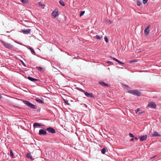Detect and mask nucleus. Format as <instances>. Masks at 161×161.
<instances>
[{
    "label": "nucleus",
    "mask_w": 161,
    "mask_h": 161,
    "mask_svg": "<svg viewBox=\"0 0 161 161\" xmlns=\"http://www.w3.org/2000/svg\"><path fill=\"white\" fill-rule=\"evenodd\" d=\"M17 108H19L18 107H16Z\"/></svg>",
    "instance_id": "47"
},
{
    "label": "nucleus",
    "mask_w": 161,
    "mask_h": 161,
    "mask_svg": "<svg viewBox=\"0 0 161 161\" xmlns=\"http://www.w3.org/2000/svg\"><path fill=\"white\" fill-rule=\"evenodd\" d=\"M20 1L22 3L24 4H26L28 2V0H20Z\"/></svg>",
    "instance_id": "24"
},
{
    "label": "nucleus",
    "mask_w": 161,
    "mask_h": 161,
    "mask_svg": "<svg viewBox=\"0 0 161 161\" xmlns=\"http://www.w3.org/2000/svg\"><path fill=\"white\" fill-rule=\"evenodd\" d=\"M137 61V60L136 59H133V60H131L130 61V63H134V62H136Z\"/></svg>",
    "instance_id": "30"
},
{
    "label": "nucleus",
    "mask_w": 161,
    "mask_h": 161,
    "mask_svg": "<svg viewBox=\"0 0 161 161\" xmlns=\"http://www.w3.org/2000/svg\"><path fill=\"white\" fill-rule=\"evenodd\" d=\"M63 101H64V103L67 105H69V106H70V104L69 103H68V100H67L65 99H64V98H63Z\"/></svg>",
    "instance_id": "23"
},
{
    "label": "nucleus",
    "mask_w": 161,
    "mask_h": 161,
    "mask_svg": "<svg viewBox=\"0 0 161 161\" xmlns=\"http://www.w3.org/2000/svg\"><path fill=\"white\" fill-rule=\"evenodd\" d=\"M134 139L133 138H131L130 140V142H132V141H133V140H134Z\"/></svg>",
    "instance_id": "41"
},
{
    "label": "nucleus",
    "mask_w": 161,
    "mask_h": 161,
    "mask_svg": "<svg viewBox=\"0 0 161 161\" xmlns=\"http://www.w3.org/2000/svg\"><path fill=\"white\" fill-rule=\"evenodd\" d=\"M59 3L62 6H65V4L64 3V2L62 0H60L59 2Z\"/></svg>",
    "instance_id": "26"
},
{
    "label": "nucleus",
    "mask_w": 161,
    "mask_h": 161,
    "mask_svg": "<svg viewBox=\"0 0 161 161\" xmlns=\"http://www.w3.org/2000/svg\"><path fill=\"white\" fill-rule=\"evenodd\" d=\"M46 129H41L39 130V134L40 135H45L47 134Z\"/></svg>",
    "instance_id": "3"
},
{
    "label": "nucleus",
    "mask_w": 161,
    "mask_h": 161,
    "mask_svg": "<svg viewBox=\"0 0 161 161\" xmlns=\"http://www.w3.org/2000/svg\"><path fill=\"white\" fill-rule=\"evenodd\" d=\"M111 58H112L113 60H114L116 62H118L119 64H124V63H122L118 59H116L115 58H113L112 57H111Z\"/></svg>",
    "instance_id": "18"
},
{
    "label": "nucleus",
    "mask_w": 161,
    "mask_h": 161,
    "mask_svg": "<svg viewBox=\"0 0 161 161\" xmlns=\"http://www.w3.org/2000/svg\"><path fill=\"white\" fill-rule=\"evenodd\" d=\"M31 29H28L26 30H22V31L24 34H28L30 33Z\"/></svg>",
    "instance_id": "12"
},
{
    "label": "nucleus",
    "mask_w": 161,
    "mask_h": 161,
    "mask_svg": "<svg viewBox=\"0 0 161 161\" xmlns=\"http://www.w3.org/2000/svg\"><path fill=\"white\" fill-rule=\"evenodd\" d=\"M36 68L37 69H38V70L39 71H40L41 72H43V71H42L43 69L42 67H36Z\"/></svg>",
    "instance_id": "22"
},
{
    "label": "nucleus",
    "mask_w": 161,
    "mask_h": 161,
    "mask_svg": "<svg viewBox=\"0 0 161 161\" xmlns=\"http://www.w3.org/2000/svg\"><path fill=\"white\" fill-rule=\"evenodd\" d=\"M10 47H11H11H13V46L11 45Z\"/></svg>",
    "instance_id": "46"
},
{
    "label": "nucleus",
    "mask_w": 161,
    "mask_h": 161,
    "mask_svg": "<svg viewBox=\"0 0 161 161\" xmlns=\"http://www.w3.org/2000/svg\"><path fill=\"white\" fill-rule=\"evenodd\" d=\"M140 111V109L139 108H137L136 110H135V112L136 113H137L139 111Z\"/></svg>",
    "instance_id": "36"
},
{
    "label": "nucleus",
    "mask_w": 161,
    "mask_h": 161,
    "mask_svg": "<svg viewBox=\"0 0 161 161\" xmlns=\"http://www.w3.org/2000/svg\"><path fill=\"white\" fill-rule=\"evenodd\" d=\"M134 139H135L136 140H138V138L136 137H135Z\"/></svg>",
    "instance_id": "42"
},
{
    "label": "nucleus",
    "mask_w": 161,
    "mask_h": 161,
    "mask_svg": "<svg viewBox=\"0 0 161 161\" xmlns=\"http://www.w3.org/2000/svg\"><path fill=\"white\" fill-rule=\"evenodd\" d=\"M33 127L34 128L37 127V126H44V125H43L42 123H39L37 122H35L33 124Z\"/></svg>",
    "instance_id": "10"
},
{
    "label": "nucleus",
    "mask_w": 161,
    "mask_h": 161,
    "mask_svg": "<svg viewBox=\"0 0 161 161\" xmlns=\"http://www.w3.org/2000/svg\"><path fill=\"white\" fill-rule=\"evenodd\" d=\"M129 135L130 137H131L132 138L134 137V136L131 133H129Z\"/></svg>",
    "instance_id": "32"
},
{
    "label": "nucleus",
    "mask_w": 161,
    "mask_h": 161,
    "mask_svg": "<svg viewBox=\"0 0 161 161\" xmlns=\"http://www.w3.org/2000/svg\"><path fill=\"white\" fill-rule=\"evenodd\" d=\"M104 40H105V41L107 42V43L108 42V39L107 38V37L106 36L105 37H104Z\"/></svg>",
    "instance_id": "33"
},
{
    "label": "nucleus",
    "mask_w": 161,
    "mask_h": 161,
    "mask_svg": "<svg viewBox=\"0 0 161 161\" xmlns=\"http://www.w3.org/2000/svg\"><path fill=\"white\" fill-rule=\"evenodd\" d=\"M76 89L80 91V92H83L84 93H85V92H86L85 90H83V89H81L80 88L77 87L76 88Z\"/></svg>",
    "instance_id": "25"
},
{
    "label": "nucleus",
    "mask_w": 161,
    "mask_h": 161,
    "mask_svg": "<svg viewBox=\"0 0 161 161\" xmlns=\"http://www.w3.org/2000/svg\"><path fill=\"white\" fill-rule=\"evenodd\" d=\"M26 157L28 158H30L31 159H32V157L31 156V154L29 153H27L26 155Z\"/></svg>",
    "instance_id": "21"
},
{
    "label": "nucleus",
    "mask_w": 161,
    "mask_h": 161,
    "mask_svg": "<svg viewBox=\"0 0 161 161\" xmlns=\"http://www.w3.org/2000/svg\"><path fill=\"white\" fill-rule=\"evenodd\" d=\"M143 113H144V111L140 112L138 114L139 115H141V114H142Z\"/></svg>",
    "instance_id": "39"
},
{
    "label": "nucleus",
    "mask_w": 161,
    "mask_h": 161,
    "mask_svg": "<svg viewBox=\"0 0 161 161\" xmlns=\"http://www.w3.org/2000/svg\"><path fill=\"white\" fill-rule=\"evenodd\" d=\"M27 78L28 80H30V81H32L34 82L35 81H39V80L38 79H35V78H32V77H31L30 76H28V77H27Z\"/></svg>",
    "instance_id": "11"
},
{
    "label": "nucleus",
    "mask_w": 161,
    "mask_h": 161,
    "mask_svg": "<svg viewBox=\"0 0 161 161\" xmlns=\"http://www.w3.org/2000/svg\"><path fill=\"white\" fill-rule=\"evenodd\" d=\"M38 3V5H39V6L40 7H42L43 6H44V5L41 2H38V3Z\"/></svg>",
    "instance_id": "29"
},
{
    "label": "nucleus",
    "mask_w": 161,
    "mask_h": 161,
    "mask_svg": "<svg viewBox=\"0 0 161 161\" xmlns=\"http://www.w3.org/2000/svg\"><path fill=\"white\" fill-rule=\"evenodd\" d=\"M156 156H153V157H151V158H150V159H153V158H155V157H156Z\"/></svg>",
    "instance_id": "40"
},
{
    "label": "nucleus",
    "mask_w": 161,
    "mask_h": 161,
    "mask_svg": "<svg viewBox=\"0 0 161 161\" xmlns=\"http://www.w3.org/2000/svg\"><path fill=\"white\" fill-rule=\"evenodd\" d=\"M99 83L101 86H105L107 87H108L109 86L108 84L106 83L103 82H99Z\"/></svg>",
    "instance_id": "14"
},
{
    "label": "nucleus",
    "mask_w": 161,
    "mask_h": 161,
    "mask_svg": "<svg viewBox=\"0 0 161 161\" xmlns=\"http://www.w3.org/2000/svg\"><path fill=\"white\" fill-rule=\"evenodd\" d=\"M11 157L12 158H15L16 155L15 154H14L13 152L11 150Z\"/></svg>",
    "instance_id": "20"
},
{
    "label": "nucleus",
    "mask_w": 161,
    "mask_h": 161,
    "mask_svg": "<svg viewBox=\"0 0 161 161\" xmlns=\"http://www.w3.org/2000/svg\"><path fill=\"white\" fill-rule=\"evenodd\" d=\"M28 49H29L31 51L32 53L34 55H36V53L33 49L30 47H28Z\"/></svg>",
    "instance_id": "16"
},
{
    "label": "nucleus",
    "mask_w": 161,
    "mask_h": 161,
    "mask_svg": "<svg viewBox=\"0 0 161 161\" xmlns=\"http://www.w3.org/2000/svg\"><path fill=\"white\" fill-rule=\"evenodd\" d=\"M106 63L108 64H113V63L112 62H111V61H107L106 62Z\"/></svg>",
    "instance_id": "37"
},
{
    "label": "nucleus",
    "mask_w": 161,
    "mask_h": 161,
    "mask_svg": "<svg viewBox=\"0 0 161 161\" xmlns=\"http://www.w3.org/2000/svg\"><path fill=\"white\" fill-rule=\"evenodd\" d=\"M136 3L137 5L139 6L142 4V3L139 0H137L136 2Z\"/></svg>",
    "instance_id": "28"
},
{
    "label": "nucleus",
    "mask_w": 161,
    "mask_h": 161,
    "mask_svg": "<svg viewBox=\"0 0 161 161\" xmlns=\"http://www.w3.org/2000/svg\"><path fill=\"white\" fill-rule=\"evenodd\" d=\"M124 86H125V87H127V88H129V86H128V85H124Z\"/></svg>",
    "instance_id": "38"
},
{
    "label": "nucleus",
    "mask_w": 161,
    "mask_h": 161,
    "mask_svg": "<svg viewBox=\"0 0 161 161\" xmlns=\"http://www.w3.org/2000/svg\"><path fill=\"white\" fill-rule=\"evenodd\" d=\"M58 9H55L54 11H53L52 12V15L54 17V18H55L58 15Z\"/></svg>",
    "instance_id": "6"
},
{
    "label": "nucleus",
    "mask_w": 161,
    "mask_h": 161,
    "mask_svg": "<svg viewBox=\"0 0 161 161\" xmlns=\"http://www.w3.org/2000/svg\"><path fill=\"white\" fill-rule=\"evenodd\" d=\"M147 1L148 0H143V3L144 4H145L147 3Z\"/></svg>",
    "instance_id": "34"
},
{
    "label": "nucleus",
    "mask_w": 161,
    "mask_h": 161,
    "mask_svg": "<svg viewBox=\"0 0 161 161\" xmlns=\"http://www.w3.org/2000/svg\"><path fill=\"white\" fill-rule=\"evenodd\" d=\"M106 152V150L105 148H103L101 150V152L102 154H105Z\"/></svg>",
    "instance_id": "27"
},
{
    "label": "nucleus",
    "mask_w": 161,
    "mask_h": 161,
    "mask_svg": "<svg viewBox=\"0 0 161 161\" xmlns=\"http://www.w3.org/2000/svg\"><path fill=\"white\" fill-rule=\"evenodd\" d=\"M35 100L37 102L39 103H44V101H43V100L37 98L35 99Z\"/></svg>",
    "instance_id": "17"
},
{
    "label": "nucleus",
    "mask_w": 161,
    "mask_h": 161,
    "mask_svg": "<svg viewBox=\"0 0 161 161\" xmlns=\"http://www.w3.org/2000/svg\"><path fill=\"white\" fill-rule=\"evenodd\" d=\"M150 25H149L144 30V34L145 35H148L149 32V28L150 27Z\"/></svg>",
    "instance_id": "9"
},
{
    "label": "nucleus",
    "mask_w": 161,
    "mask_h": 161,
    "mask_svg": "<svg viewBox=\"0 0 161 161\" xmlns=\"http://www.w3.org/2000/svg\"><path fill=\"white\" fill-rule=\"evenodd\" d=\"M23 102L27 106L31 108H33L34 109H36L37 108L36 105H34L28 101L23 100Z\"/></svg>",
    "instance_id": "2"
},
{
    "label": "nucleus",
    "mask_w": 161,
    "mask_h": 161,
    "mask_svg": "<svg viewBox=\"0 0 161 161\" xmlns=\"http://www.w3.org/2000/svg\"><path fill=\"white\" fill-rule=\"evenodd\" d=\"M147 138V135H145L143 136H141L139 137L140 140V141H146Z\"/></svg>",
    "instance_id": "8"
},
{
    "label": "nucleus",
    "mask_w": 161,
    "mask_h": 161,
    "mask_svg": "<svg viewBox=\"0 0 161 161\" xmlns=\"http://www.w3.org/2000/svg\"><path fill=\"white\" fill-rule=\"evenodd\" d=\"M148 107L152 108H155L156 107V105L154 102H151L148 103Z\"/></svg>",
    "instance_id": "4"
},
{
    "label": "nucleus",
    "mask_w": 161,
    "mask_h": 161,
    "mask_svg": "<svg viewBox=\"0 0 161 161\" xmlns=\"http://www.w3.org/2000/svg\"><path fill=\"white\" fill-rule=\"evenodd\" d=\"M2 97V96L0 94V99H1Z\"/></svg>",
    "instance_id": "45"
},
{
    "label": "nucleus",
    "mask_w": 161,
    "mask_h": 161,
    "mask_svg": "<svg viewBox=\"0 0 161 161\" xmlns=\"http://www.w3.org/2000/svg\"><path fill=\"white\" fill-rule=\"evenodd\" d=\"M128 92L139 97L141 95V92L137 90H129L128 91Z\"/></svg>",
    "instance_id": "1"
},
{
    "label": "nucleus",
    "mask_w": 161,
    "mask_h": 161,
    "mask_svg": "<svg viewBox=\"0 0 161 161\" xmlns=\"http://www.w3.org/2000/svg\"><path fill=\"white\" fill-rule=\"evenodd\" d=\"M46 130L52 134L55 133L56 132L55 129L51 127H49L48 128H47L46 129Z\"/></svg>",
    "instance_id": "5"
},
{
    "label": "nucleus",
    "mask_w": 161,
    "mask_h": 161,
    "mask_svg": "<svg viewBox=\"0 0 161 161\" xmlns=\"http://www.w3.org/2000/svg\"><path fill=\"white\" fill-rule=\"evenodd\" d=\"M3 43L4 46L7 48H8L9 49L10 48V44L8 43H7L4 42H3Z\"/></svg>",
    "instance_id": "15"
},
{
    "label": "nucleus",
    "mask_w": 161,
    "mask_h": 161,
    "mask_svg": "<svg viewBox=\"0 0 161 161\" xmlns=\"http://www.w3.org/2000/svg\"><path fill=\"white\" fill-rule=\"evenodd\" d=\"M94 37L95 38L97 39L100 40L102 38V36H100L98 35H96L95 36H94Z\"/></svg>",
    "instance_id": "19"
},
{
    "label": "nucleus",
    "mask_w": 161,
    "mask_h": 161,
    "mask_svg": "<svg viewBox=\"0 0 161 161\" xmlns=\"http://www.w3.org/2000/svg\"><path fill=\"white\" fill-rule=\"evenodd\" d=\"M21 63H22V64L25 67H26V64H25V63L22 61H21Z\"/></svg>",
    "instance_id": "35"
},
{
    "label": "nucleus",
    "mask_w": 161,
    "mask_h": 161,
    "mask_svg": "<svg viewBox=\"0 0 161 161\" xmlns=\"http://www.w3.org/2000/svg\"><path fill=\"white\" fill-rule=\"evenodd\" d=\"M85 13V11H81L80 14V16L81 17Z\"/></svg>",
    "instance_id": "31"
},
{
    "label": "nucleus",
    "mask_w": 161,
    "mask_h": 161,
    "mask_svg": "<svg viewBox=\"0 0 161 161\" xmlns=\"http://www.w3.org/2000/svg\"><path fill=\"white\" fill-rule=\"evenodd\" d=\"M122 50H123V51H124V50H125V49H124V47H123L122 48Z\"/></svg>",
    "instance_id": "44"
},
{
    "label": "nucleus",
    "mask_w": 161,
    "mask_h": 161,
    "mask_svg": "<svg viewBox=\"0 0 161 161\" xmlns=\"http://www.w3.org/2000/svg\"><path fill=\"white\" fill-rule=\"evenodd\" d=\"M84 94L88 97L94 98L95 97L94 95L92 93H89L86 91Z\"/></svg>",
    "instance_id": "7"
},
{
    "label": "nucleus",
    "mask_w": 161,
    "mask_h": 161,
    "mask_svg": "<svg viewBox=\"0 0 161 161\" xmlns=\"http://www.w3.org/2000/svg\"><path fill=\"white\" fill-rule=\"evenodd\" d=\"M18 43L21 45H23V44L21 43Z\"/></svg>",
    "instance_id": "43"
},
{
    "label": "nucleus",
    "mask_w": 161,
    "mask_h": 161,
    "mask_svg": "<svg viewBox=\"0 0 161 161\" xmlns=\"http://www.w3.org/2000/svg\"><path fill=\"white\" fill-rule=\"evenodd\" d=\"M152 137H155V136H158V137H160L161 136V135L158 134V133L155 131H154L153 132V133L152 134Z\"/></svg>",
    "instance_id": "13"
}]
</instances>
